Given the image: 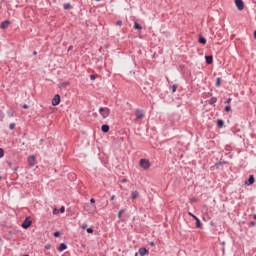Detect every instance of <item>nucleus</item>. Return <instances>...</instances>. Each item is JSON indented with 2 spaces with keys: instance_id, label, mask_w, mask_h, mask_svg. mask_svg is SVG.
Here are the masks:
<instances>
[{
  "instance_id": "a211bd4d",
  "label": "nucleus",
  "mask_w": 256,
  "mask_h": 256,
  "mask_svg": "<svg viewBox=\"0 0 256 256\" xmlns=\"http://www.w3.org/2000/svg\"><path fill=\"white\" fill-rule=\"evenodd\" d=\"M134 29H137V31L141 32V29H143V27H141V24L134 22Z\"/></svg>"
},
{
  "instance_id": "7ed1b4c3",
  "label": "nucleus",
  "mask_w": 256,
  "mask_h": 256,
  "mask_svg": "<svg viewBox=\"0 0 256 256\" xmlns=\"http://www.w3.org/2000/svg\"><path fill=\"white\" fill-rule=\"evenodd\" d=\"M30 225H33V220L31 219V216H28L21 224V227L22 229H29Z\"/></svg>"
},
{
  "instance_id": "393cba45",
  "label": "nucleus",
  "mask_w": 256,
  "mask_h": 256,
  "mask_svg": "<svg viewBox=\"0 0 256 256\" xmlns=\"http://www.w3.org/2000/svg\"><path fill=\"white\" fill-rule=\"evenodd\" d=\"M5 155V150L3 148H0V159L3 158Z\"/></svg>"
},
{
  "instance_id": "6e6d98bb",
  "label": "nucleus",
  "mask_w": 256,
  "mask_h": 256,
  "mask_svg": "<svg viewBox=\"0 0 256 256\" xmlns=\"http://www.w3.org/2000/svg\"><path fill=\"white\" fill-rule=\"evenodd\" d=\"M1 179H3V177H2V176H0V181H1Z\"/></svg>"
},
{
  "instance_id": "20e7f679",
  "label": "nucleus",
  "mask_w": 256,
  "mask_h": 256,
  "mask_svg": "<svg viewBox=\"0 0 256 256\" xmlns=\"http://www.w3.org/2000/svg\"><path fill=\"white\" fill-rule=\"evenodd\" d=\"M135 121H139V119H143L145 117V113L142 109H136L135 111Z\"/></svg>"
},
{
  "instance_id": "de8ad7c7",
  "label": "nucleus",
  "mask_w": 256,
  "mask_h": 256,
  "mask_svg": "<svg viewBox=\"0 0 256 256\" xmlns=\"http://www.w3.org/2000/svg\"><path fill=\"white\" fill-rule=\"evenodd\" d=\"M196 221L199 220V218L195 215L192 216Z\"/></svg>"
},
{
  "instance_id": "a19ab883",
  "label": "nucleus",
  "mask_w": 256,
  "mask_h": 256,
  "mask_svg": "<svg viewBox=\"0 0 256 256\" xmlns=\"http://www.w3.org/2000/svg\"><path fill=\"white\" fill-rule=\"evenodd\" d=\"M45 249H51V244H47V245L45 246Z\"/></svg>"
},
{
  "instance_id": "f8f14e48",
  "label": "nucleus",
  "mask_w": 256,
  "mask_h": 256,
  "mask_svg": "<svg viewBox=\"0 0 256 256\" xmlns=\"http://www.w3.org/2000/svg\"><path fill=\"white\" fill-rule=\"evenodd\" d=\"M10 24H11V21L5 20V21H3V22L1 23L0 27H1L2 29H7V27H9Z\"/></svg>"
},
{
  "instance_id": "473e14b6",
  "label": "nucleus",
  "mask_w": 256,
  "mask_h": 256,
  "mask_svg": "<svg viewBox=\"0 0 256 256\" xmlns=\"http://www.w3.org/2000/svg\"><path fill=\"white\" fill-rule=\"evenodd\" d=\"M255 225H256V223L253 221L249 222V224H248L249 227H255Z\"/></svg>"
},
{
  "instance_id": "c85d7f7f",
  "label": "nucleus",
  "mask_w": 256,
  "mask_h": 256,
  "mask_svg": "<svg viewBox=\"0 0 256 256\" xmlns=\"http://www.w3.org/2000/svg\"><path fill=\"white\" fill-rule=\"evenodd\" d=\"M13 129H15V123H11V124L9 125V130H10V131H13Z\"/></svg>"
},
{
  "instance_id": "aec40b11",
  "label": "nucleus",
  "mask_w": 256,
  "mask_h": 256,
  "mask_svg": "<svg viewBox=\"0 0 256 256\" xmlns=\"http://www.w3.org/2000/svg\"><path fill=\"white\" fill-rule=\"evenodd\" d=\"M203 224H201V220H196V229H201Z\"/></svg>"
},
{
  "instance_id": "4c0bfd02",
  "label": "nucleus",
  "mask_w": 256,
  "mask_h": 256,
  "mask_svg": "<svg viewBox=\"0 0 256 256\" xmlns=\"http://www.w3.org/2000/svg\"><path fill=\"white\" fill-rule=\"evenodd\" d=\"M231 101H232V99H231V98H228L224 103H225V104H229V103H231Z\"/></svg>"
},
{
  "instance_id": "f03ea898",
  "label": "nucleus",
  "mask_w": 256,
  "mask_h": 256,
  "mask_svg": "<svg viewBox=\"0 0 256 256\" xmlns=\"http://www.w3.org/2000/svg\"><path fill=\"white\" fill-rule=\"evenodd\" d=\"M139 165L142 169H149L151 167V162L145 158L140 159Z\"/></svg>"
},
{
  "instance_id": "5fc2aeb1",
  "label": "nucleus",
  "mask_w": 256,
  "mask_h": 256,
  "mask_svg": "<svg viewBox=\"0 0 256 256\" xmlns=\"http://www.w3.org/2000/svg\"><path fill=\"white\" fill-rule=\"evenodd\" d=\"M254 219H255V221H256V214L254 215Z\"/></svg>"
},
{
  "instance_id": "cd10ccee",
  "label": "nucleus",
  "mask_w": 256,
  "mask_h": 256,
  "mask_svg": "<svg viewBox=\"0 0 256 256\" xmlns=\"http://www.w3.org/2000/svg\"><path fill=\"white\" fill-rule=\"evenodd\" d=\"M224 111H226V113H229L231 111V106H225Z\"/></svg>"
},
{
  "instance_id": "603ef678",
  "label": "nucleus",
  "mask_w": 256,
  "mask_h": 256,
  "mask_svg": "<svg viewBox=\"0 0 256 256\" xmlns=\"http://www.w3.org/2000/svg\"><path fill=\"white\" fill-rule=\"evenodd\" d=\"M33 55H37V51H34V52H33Z\"/></svg>"
},
{
  "instance_id": "2eb2a0df",
  "label": "nucleus",
  "mask_w": 256,
  "mask_h": 256,
  "mask_svg": "<svg viewBox=\"0 0 256 256\" xmlns=\"http://www.w3.org/2000/svg\"><path fill=\"white\" fill-rule=\"evenodd\" d=\"M65 249H67V244L65 243H61L58 247V251H65Z\"/></svg>"
},
{
  "instance_id": "39448f33",
  "label": "nucleus",
  "mask_w": 256,
  "mask_h": 256,
  "mask_svg": "<svg viewBox=\"0 0 256 256\" xmlns=\"http://www.w3.org/2000/svg\"><path fill=\"white\" fill-rule=\"evenodd\" d=\"M235 5L238 11H243V9H245V3L243 2V0H235Z\"/></svg>"
},
{
  "instance_id": "9b49d317",
  "label": "nucleus",
  "mask_w": 256,
  "mask_h": 256,
  "mask_svg": "<svg viewBox=\"0 0 256 256\" xmlns=\"http://www.w3.org/2000/svg\"><path fill=\"white\" fill-rule=\"evenodd\" d=\"M198 43H200V45H207V39L203 37V35H199Z\"/></svg>"
},
{
  "instance_id": "09e8293b",
  "label": "nucleus",
  "mask_w": 256,
  "mask_h": 256,
  "mask_svg": "<svg viewBox=\"0 0 256 256\" xmlns=\"http://www.w3.org/2000/svg\"><path fill=\"white\" fill-rule=\"evenodd\" d=\"M254 39L256 40V30L254 31Z\"/></svg>"
},
{
  "instance_id": "49530a36",
  "label": "nucleus",
  "mask_w": 256,
  "mask_h": 256,
  "mask_svg": "<svg viewBox=\"0 0 256 256\" xmlns=\"http://www.w3.org/2000/svg\"><path fill=\"white\" fill-rule=\"evenodd\" d=\"M90 203H95L94 198H91V199H90Z\"/></svg>"
},
{
  "instance_id": "8fccbe9b",
  "label": "nucleus",
  "mask_w": 256,
  "mask_h": 256,
  "mask_svg": "<svg viewBox=\"0 0 256 256\" xmlns=\"http://www.w3.org/2000/svg\"><path fill=\"white\" fill-rule=\"evenodd\" d=\"M188 214L190 215V217H193V215H194V214H193V213H191V212H189Z\"/></svg>"
},
{
  "instance_id": "a18cd8bd",
  "label": "nucleus",
  "mask_w": 256,
  "mask_h": 256,
  "mask_svg": "<svg viewBox=\"0 0 256 256\" xmlns=\"http://www.w3.org/2000/svg\"><path fill=\"white\" fill-rule=\"evenodd\" d=\"M150 246H151V247H155V242H153V241L150 242Z\"/></svg>"
},
{
  "instance_id": "f704fd0d",
  "label": "nucleus",
  "mask_w": 256,
  "mask_h": 256,
  "mask_svg": "<svg viewBox=\"0 0 256 256\" xmlns=\"http://www.w3.org/2000/svg\"><path fill=\"white\" fill-rule=\"evenodd\" d=\"M90 79H91V81H95V79H96L95 74L90 75Z\"/></svg>"
},
{
  "instance_id": "c03bdc74",
  "label": "nucleus",
  "mask_w": 256,
  "mask_h": 256,
  "mask_svg": "<svg viewBox=\"0 0 256 256\" xmlns=\"http://www.w3.org/2000/svg\"><path fill=\"white\" fill-rule=\"evenodd\" d=\"M195 201H197V199L192 198V199L190 200V203H195Z\"/></svg>"
},
{
  "instance_id": "2f4dec72",
  "label": "nucleus",
  "mask_w": 256,
  "mask_h": 256,
  "mask_svg": "<svg viewBox=\"0 0 256 256\" xmlns=\"http://www.w3.org/2000/svg\"><path fill=\"white\" fill-rule=\"evenodd\" d=\"M116 25L119 26V27H121V25H123V21L118 20V21L116 22Z\"/></svg>"
},
{
  "instance_id": "6e6552de",
  "label": "nucleus",
  "mask_w": 256,
  "mask_h": 256,
  "mask_svg": "<svg viewBox=\"0 0 256 256\" xmlns=\"http://www.w3.org/2000/svg\"><path fill=\"white\" fill-rule=\"evenodd\" d=\"M138 253L141 256L149 255V250L145 247H141L139 248Z\"/></svg>"
},
{
  "instance_id": "c756f323",
  "label": "nucleus",
  "mask_w": 256,
  "mask_h": 256,
  "mask_svg": "<svg viewBox=\"0 0 256 256\" xmlns=\"http://www.w3.org/2000/svg\"><path fill=\"white\" fill-rule=\"evenodd\" d=\"M54 237H61V232H59V231H56V232H54Z\"/></svg>"
},
{
  "instance_id": "ddd939ff",
  "label": "nucleus",
  "mask_w": 256,
  "mask_h": 256,
  "mask_svg": "<svg viewBox=\"0 0 256 256\" xmlns=\"http://www.w3.org/2000/svg\"><path fill=\"white\" fill-rule=\"evenodd\" d=\"M109 129H110V127H109V125H107V124H103V125L101 126V131H102V133H109Z\"/></svg>"
},
{
  "instance_id": "4d7b16f0",
  "label": "nucleus",
  "mask_w": 256,
  "mask_h": 256,
  "mask_svg": "<svg viewBox=\"0 0 256 256\" xmlns=\"http://www.w3.org/2000/svg\"><path fill=\"white\" fill-rule=\"evenodd\" d=\"M96 1H101V0H96Z\"/></svg>"
},
{
  "instance_id": "79ce46f5",
  "label": "nucleus",
  "mask_w": 256,
  "mask_h": 256,
  "mask_svg": "<svg viewBox=\"0 0 256 256\" xmlns=\"http://www.w3.org/2000/svg\"><path fill=\"white\" fill-rule=\"evenodd\" d=\"M69 51H73V45L69 46L68 52H69Z\"/></svg>"
},
{
  "instance_id": "4468645a",
  "label": "nucleus",
  "mask_w": 256,
  "mask_h": 256,
  "mask_svg": "<svg viewBox=\"0 0 256 256\" xmlns=\"http://www.w3.org/2000/svg\"><path fill=\"white\" fill-rule=\"evenodd\" d=\"M229 162L228 161H219L215 163V167L216 169H219V167H221V165H227Z\"/></svg>"
},
{
  "instance_id": "c9c22d12",
  "label": "nucleus",
  "mask_w": 256,
  "mask_h": 256,
  "mask_svg": "<svg viewBox=\"0 0 256 256\" xmlns=\"http://www.w3.org/2000/svg\"><path fill=\"white\" fill-rule=\"evenodd\" d=\"M81 227H82L83 231H85V229H87V223H83Z\"/></svg>"
},
{
  "instance_id": "1a4fd4ad",
  "label": "nucleus",
  "mask_w": 256,
  "mask_h": 256,
  "mask_svg": "<svg viewBox=\"0 0 256 256\" xmlns=\"http://www.w3.org/2000/svg\"><path fill=\"white\" fill-rule=\"evenodd\" d=\"M28 164L30 167H35V157L33 155L28 157Z\"/></svg>"
},
{
  "instance_id": "9d476101",
  "label": "nucleus",
  "mask_w": 256,
  "mask_h": 256,
  "mask_svg": "<svg viewBox=\"0 0 256 256\" xmlns=\"http://www.w3.org/2000/svg\"><path fill=\"white\" fill-rule=\"evenodd\" d=\"M205 61L207 65H213V56L212 55H206L205 56Z\"/></svg>"
},
{
  "instance_id": "a878e982",
  "label": "nucleus",
  "mask_w": 256,
  "mask_h": 256,
  "mask_svg": "<svg viewBox=\"0 0 256 256\" xmlns=\"http://www.w3.org/2000/svg\"><path fill=\"white\" fill-rule=\"evenodd\" d=\"M3 119H5V114L0 110V121H3Z\"/></svg>"
},
{
  "instance_id": "e433bc0d",
  "label": "nucleus",
  "mask_w": 256,
  "mask_h": 256,
  "mask_svg": "<svg viewBox=\"0 0 256 256\" xmlns=\"http://www.w3.org/2000/svg\"><path fill=\"white\" fill-rule=\"evenodd\" d=\"M86 231L87 233H93V228H87Z\"/></svg>"
},
{
  "instance_id": "412c9836",
  "label": "nucleus",
  "mask_w": 256,
  "mask_h": 256,
  "mask_svg": "<svg viewBox=\"0 0 256 256\" xmlns=\"http://www.w3.org/2000/svg\"><path fill=\"white\" fill-rule=\"evenodd\" d=\"M216 87H221V77H218L216 79V84H215Z\"/></svg>"
},
{
  "instance_id": "37998d69",
  "label": "nucleus",
  "mask_w": 256,
  "mask_h": 256,
  "mask_svg": "<svg viewBox=\"0 0 256 256\" xmlns=\"http://www.w3.org/2000/svg\"><path fill=\"white\" fill-rule=\"evenodd\" d=\"M110 201H115V195H112Z\"/></svg>"
},
{
  "instance_id": "7c9ffc66",
  "label": "nucleus",
  "mask_w": 256,
  "mask_h": 256,
  "mask_svg": "<svg viewBox=\"0 0 256 256\" xmlns=\"http://www.w3.org/2000/svg\"><path fill=\"white\" fill-rule=\"evenodd\" d=\"M58 211L59 213H65V206L60 207Z\"/></svg>"
},
{
  "instance_id": "b1692460",
  "label": "nucleus",
  "mask_w": 256,
  "mask_h": 256,
  "mask_svg": "<svg viewBox=\"0 0 256 256\" xmlns=\"http://www.w3.org/2000/svg\"><path fill=\"white\" fill-rule=\"evenodd\" d=\"M64 9H65V10L71 9V4L65 3V4H64Z\"/></svg>"
},
{
  "instance_id": "4be33fe9",
  "label": "nucleus",
  "mask_w": 256,
  "mask_h": 256,
  "mask_svg": "<svg viewBox=\"0 0 256 256\" xmlns=\"http://www.w3.org/2000/svg\"><path fill=\"white\" fill-rule=\"evenodd\" d=\"M7 115H8V117H13L15 115V112L12 110H8Z\"/></svg>"
},
{
  "instance_id": "ea45409f",
  "label": "nucleus",
  "mask_w": 256,
  "mask_h": 256,
  "mask_svg": "<svg viewBox=\"0 0 256 256\" xmlns=\"http://www.w3.org/2000/svg\"><path fill=\"white\" fill-rule=\"evenodd\" d=\"M23 109H29V105H27V104H23Z\"/></svg>"
},
{
  "instance_id": "3c124183",
  "label": "nucleus",
  "mask_w": 256,
  "mask_h": 256,
  "mask_svg": "<svg viewBox=\"0 0 256 256\" xmlns=\"http://www.w3.org/2000/svg\"><path fill=\"white\" fill-rule=\"evenodd\" d=\"M134 256H139V252H136Z\"/></svg>"
},
{
  "instance_id": "58836bf2",
  "label": "nucleus",
  "mask_w": 256,
  "mask_h": 256,
  "mask_svg": "<svg viewBox=\"0 0 256 256\" xmlns=\"http://www.w3.org/2000/svg\"><path fill=\"white\" fill-rule=\"evenodd\" d=\"M57 213H59V210H57V208H55V209L53 210V215H57Z\"/></svg>"
},
{
  "instance_id": "dca6fc26",
  "label": "nucleus",
  "mask_w": 256,
  "mask_h": 256,
  "mask_svg": "<svg viewBox=\"0 0 256 256\" xmlns=\"http://www.w3.org/2000/svg\"><path fill=\"white\" fill-rule=\"evenodd\" d=\"M225 125V122L221 119L217 120V127H219V129L223 128V126Z\"/></svg>"
},
{
  "instance_id": "864d4df0",
  "label": "nucleus",
  "mask_w": 256,
  "mask_h": 256,
  "mask_svg": "<svg viewBox=\"0 0 256 256\" xmlns=\"http://www.w3.org/2000/svg\"><path fill=\"white\" fill-rule=\"evenodd\" d=\"M17 169H19V167L14 168V171L16 172V171H17Z\"/></svg>"
},
{
  "instance_id": "5701e85b",
  "label": "nucleus",
  "mask_w": 256,
  "mask_h": 256,
  "mask_svg": "<svg viewBox=\"0 0 256 256\" xmlns=\"http://www.w3.org/2000/svg\"><path fill=\"white\" fill-rule=\"evenodd\" d=\"M123 213H125V209H121V210L118 212V219L121 220V216L123 215Z\"/></svg>"
},
{
  "instance_id": "6ab92c4d",
  "label": "nucleus",
  "mask_w": 256,
  "mask_h": 256,
  "mask_svg": "<svg viewBox=\"0 0 256 256\" xmlns=\"http://www.w3.org/2000/svg\"><path fill=\"white\" fill-rule=\"evenodd\" d=\"M139 197V192L138 191H133L131 194V199H137Z\"/></svg>"
},
{
  "instance_id": "f3484780",
  "label": "nucleus",
  "mask_w": 256,
  "mask_h": 256,
  "mask_svg": "<svg viewBox=\"0 0 256 256\" xmlns=\"http://www.w3.org/2000/svg\"><path fill=\"white\" fill-rule=\"evenodd\" d=\"M208 103L210 105H215V103H217V97H212L208 100Z\"/></svg>"
},
{
  "instance_id": "f257e3e1",
  "label": "nucleus",
  "mask_w": 256,
  "mask_h": 256,
  "mask_svg": "<svg viewBox=\"0 0 256 256\" xmlns=\"http://www.w3.org/2000/svg\"><path fill=\"white\" fill-rule=\"evenodd\" d=\"M99 113L103 119H107V116L111 114V109L108 107H101Z\"/></svg>"
},
{
  "instance_id": "bb28decb",
  "label": "nucleus",
  "mask_w": 256,
  "mask_h": 256,
  "mask_svg": "<svg viewBox=\"0 0 256 256\" xmlns=\"http://www.w3.org/2000/svg\"><path fill=\"white\" fill-rule=\"evenodd\" d=\"M171 89H172V93H175L177 91V85H172L171 86Z\"/></svg>"
},
{
  "instance_id": "72a5a7b5",
  "label": "nucleus",
  "mask_w": 256,
  "mask_h": 256,
  "mask_svg": "<svg viewBox=\"0 0 256 256\" xmlns=\"http://www.w3.org/2000/svg\"><path fill=\"white\" fill-rule=\"evenodd\" d=\"M67 85H70V83H69V82H63V83L61 84V87H67Z\"/></svg>"
},
{
  "instance_id": "423d86ee",
  "label": "nucleus",
  "mask_w": 256,
  "mask_h": 256,
  "mask_svg": "<svg viewBox=\"0 0 256 256\" xmlns=\"http://www.w3.org/2000/svg\"><path fill=\"white\" fill-rule=\"evenodd\" d=\"M61 103V96L59 94H56L54 98L52 99V105L53 107H57Z\"/></svg>"
},
{
  "instance_id": "0eeeda50",
  "label": "nucleus",
  "mask_w": 256,
  "mask_h": 256,
  "mask_svg": "<svg viewBox=\"0 0 256 256\" xmlns=\"http://www.w3.org/2000/svg\"><path fill=\"white\" fill-rule=\"evenodd\" d=\"M253 183H255V176L250 175L245 181L244 185H253Z\"/></svg>"
}]
</instances>
